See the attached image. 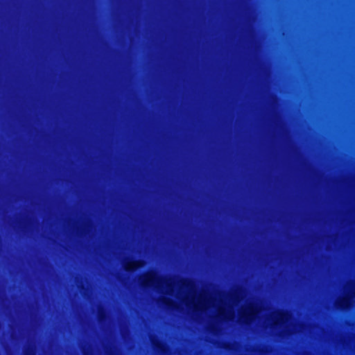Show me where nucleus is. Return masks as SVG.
I'll list each match as a JSON object with an SVG mask.
<instances>
[{
    "label": "nucleus",
    "instance_id": "f257e3e1",
    "mask_svg": "<svg viewBox=\"0 0 355 355\" xmlns=\"http://www.w3.org/2000/svg\"><path fill=\"white\" fill-rule=\"evenodd\" d=\"M142 266V262L140 260L135 259L128 261L125 265V270L126 271H132L135 269L140 268Z\"/></svg>",
    "mask_w": 355,
    "mask_h": 355
},
{
    "label": "nucleus",
    "instance_id": "f03ea898",
    "mask_svg": "<svg viewBox=\"0 0 355 355\" xmlns=\"http://www.w3.org/2000/svg\"><path fill=\"white\" fill-rule=\"evenodd\" d=\"M155 274L150 272L144 276L141 280V284L144 286H148L155 282Z\"/></svg>",
    "mask_w": 355,
    "mask_h": 355
},
{
    "label": "nucleus",
    "instance_id": "7ed1b4c3",
    "mask_svg": "<svg viewBox=\"0 0 355 355\" xmlns=\"http://www.w3.org/2000/svg\"><path fill=\"white\" fill-rule=\"evenodd\" d=\"M153 344L155 348L159 351L163 352L165 349L164 344L159 340H153Z\"/></svg>",
    "mask_w": 355,
    "mask_h": 355
},
{
    "label": "nucleus",
    "instance_id": "20e7f679",
    "mask_svg": "<svg viewBox=\"0 0 355 355\" xmlns=\"http://www.w3.org/2000/svg\"><path fill=\"white\" fill-rule=\"evenodd\" d=\"M348 302H349V300L346 298H343L341 300H340L338 303V306L340 308V309H344L347 306V305L348 304Z\"/></svg>",
    "mask_w": 355,
    "mask_h": 355
},
{
    "label": "nucleus",
    "instance_id": "39448f33",
    "mask_svg": "<svg viewBox=\"0 0 355 355\" xmlns=\"http://www.w3.org/2000/svg\"><path fill=\"white\" fill-rule=\"evenodd\" d=\"M254 314V311L252 309H250V311L248 313H243L241 315V317L244 318L245 321H247L248 319H250Z\"/></svg>",
    "mask_w": 355,
    "mask_h": 355
},
{
    "label": "nucleus",
    "instance_id": "423d86ee",
    "mask_svg": "<svg viewBox=\"0 0 355 355\" xmlns=\"http://www.w3.org/2000/svg\"><path fill=\"white\" fill-rule=\"evenodd\" d=\"M163 302L168 307H171L173 305V302L170 300H164Z\"/></svg>",
    "mask_w": 355,
    "mask_h": 355
},
{
    "label": "nucleus",
    "instance_id": "0eeeda50",
    "mask_svg": "<svg viewBox=\"0 0 355 355\" xmlns=\"http://www.w3.org/2000/svg\"><path fill=\"white\" fill-rule=\"evenodd\" d=\"M25 355H35V352L33 349H28L26 352Z\"/></svg>",
    "mask_w": 355,
    "mask_h": 355
},
{
    "label": "nucleus",
    "instance_id": "6e6552de",
    "mask_svg": "<svg viewBox=\"0 0 355 355\" xmlns=\"http://www.w3.org/2000/svg\"><path fill=\"white\" fill-rule=\"evenodd\" d=\"M286 317V313H283V312H281L279 314V318L281 320H283L284 319V318Z\"/></svg>",
    "mask_w": 355,
    "mask_h": 355
},
{
    "label": "nucleus",
    "instance_id": "1a4fd4ad",
    "mask_svg": "<svg viewBox=\"0 0 355 355\" xmlns=\"http://www.w3.org/2000/svg\"><path fill=\"white\" fill-rule=\"evenodd\" d=\"M104 315H105L104 314H103V313H100V317H101V318H103Z\"/></svg>",
    "mask_w": 355,
    "mask_h": 355
}]
</instances>
